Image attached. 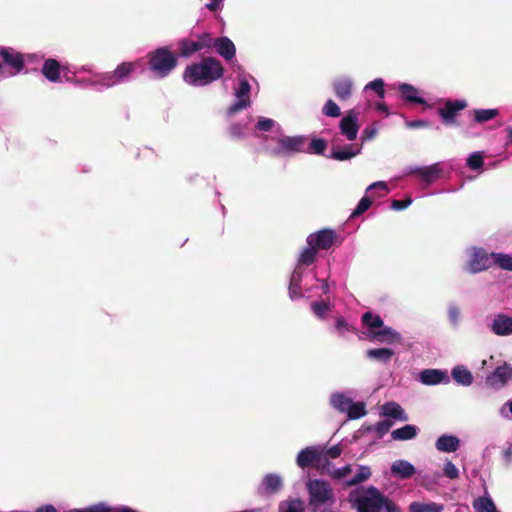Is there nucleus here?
<instances>
[{"label":"nucleus","mask_w":512,"mask_h":512,"mask_svg":"<svg viewBox=\"0 0 512 512\" xmlns=\"http://www.w3.org/2000/svg\"><path fill=\"white\" fill-rule=\"evenodd\" d=\"M415 472V467L406 460H396L391 464V474L398 479H411Z\"/></svg>","instance_id":"19"},{"label":"nucleus","mask_w":512,"mask_h":512,"mask_svg":"<svg viewBox=\"0 0 512 512\" xmlns=\"http://www.w3.org/2000/svg\"><path fill=\"white\" fill-rule=\"evenodd\" d=\"M319 451L324 453V458L329 461L330 459H336L341 456L342 448L337 444L331 448H319Z\"/></svg>","instance_id":"50"},{"label":"nucleus","mask_w":512,"mask_h":512,"mask_svg":"<svg viewBox=\"0 0 512 512\" xmlns=\"http://www.w3.org/2000/svg\"><path fill=\"white\" fill-rule=\"evenodd\" d=\"M318 251L319 249L317 248L305 247L301 254H299L297 267H295V269L300 270L302 266H310L315 263Z\"/></svg>","instance_id":"34"},{"label":"nucleus","mask_w":512,"mask_h":512,"mask_svg":"<svg viewBox=\"0 0 512 512\" xmlns=\"http://www.w3.org/2000/svg\"><path fill=\"white\" fill-rule=\"evenodd\" d=\"M225 69L214 57H204L200 62L186 66L184 81L192 86H205L223 77Z\"/></svg>","instance_id":"2"},{"label":"nucleus","mask_w":512,"mask_h":512,"mask_svg":"<svg viewBox=\"0 0 512 512\" xmlns=\"http://www.w3.org/2000/svg\"><path fill=\"white\" fill-rule=\"evenodd\" d=\"M273 127V120L271 118H259L256 123V129L264 132H268Z\"/></svg>","instance_id":"59"},{"label":"nucleus","mask_w":512,"mask_h":512,"mask_svg":"<svg viewBox=\"0 0 512 512\" xmlns=\"http://www.w3.org/2000/svg\"><path fill=\"white\" fill-rule=\"evenodd\" d=\"M69 512H136L127 506H108L104 502H99L94 505L86 506L84 508H76Z\"/></svg>","instance_id":"22"},{"label":"nucleus","mask_w":512,"mask_h":512,"mask_svg":"<svg viewBox=\"0 0 512 512\" xmlns=\"http://www.w3.org/2000/svg\"><path fill=\"white\" fill-rule=\"evenodd\" d=\"M491 331L498 336L511 335L512 318L503 314L498 315L492 320Z\"/></svg>","instance_id":"20"},{"label":"nucleus","mask_w":512,"mask_h":512,"mask_svg":"<svg viewBox=\"0 0 512 512\" xmlns=\"http://www.w3.org/2000/svg\"><path fill=\"white\" fill-rule=\"evenodd\" d=\"M309 494V505L317 508L326 503L333 502V490L331 485L325 480H310L307 483Z\"/></svg>","instance_id":"4"},{"label":"nucleus","mask_w":512,"mask_h":512,"mask_svg":"<svg viewBox=\"0 0 512 512\" xmlns=\"http://www.w3.org/2000/svg\"><path fill=\"white\" fill-rule=\"evenodd\" d=\"M377 133H378V130L376 129L375 125L367 126L366 128H364V130H362V134H361L362 143H365L367 141L374 139Z\"/></svg>","instance_id":"56"},{"label":"nucleus","mask_w":512,"mask_h":512,"mask_svg":"<svg viewBox=\"0 0 512 512\" xmlns=\"http://www.w3.org/2000/svg\"><path fill=\"white\" fill-rule=\"evenodd\" d=\"M448 317H450L451 322L456 323L459 317V309L456 306L448 308Z\"/></svg>","instance_id":"62"},{"label":"nucleus","mask_w":512,"mask_h":512,"mask_svg":"<svg viewBox=\"0 0 512 512\" xmlns=\"http://www.w3.org/2000/svg\"><path fill=\"white\" fill-rule=\"evenodd\" d=\"M373 190H380L382 191V196H385L388 193V185L385 183V181H377L369 185L367 188V192Z\"/></svg>","instance_id":"60"},{"label":"nucleus","mask_w":512,"mask_h":512,"mask_svg":"<svg viewBox=\"0 0 512 512\" xmlns=\"http://www.w3.org/2000/svg\"><path fill=\"white\" fill-rule=\"evenodd\" d=\"M352 87V80L348 76L338 77L337 79H335L334 83H332V89H334V94L340 101H346L351 97Z\"/></svg>","instance_id":"15"},{"label":"nucleus","mask_w":512,"mask_h":512,"mask_svg":"<svg viewBox=\"0 0 512 512\" xmlns=\"http://www.w3.org/2000/svg\"><path fill=\"white\" fill-rule=\"evenodd\" d=\"M35 512H59L52 504L42 505L36 508Z\"/></svg>","instance_id":"64"},{"label":"nucleus","mask_w":512,"mask_h":512,"mask_svg":"<svg viewBox=\"0 0 512 512\" xmlns=\"http://www.w3.org/2000/svg\"><path fill=\"white\" fill-rule=\"evenodd\" d=\"M475 512H496L495 504L489 497H479L472 502Z\"/></svg>","instance_id":"38"},{"label":"nucleus","mask_w":512,"mask_h":512,"mask_svg":"<svg viewBox=\"0 0 512 512\" xmlns=\"http://www.w3.org/2000/svg\"><path fill=\"white\" fill-rule=\"evenodd\" d=\"M467 166L472 170H479L483 166V157L480 152H473L467 158Z\"/></svg>","instance_id":"47"},{"label":"nucleus","mask_w":512,"mask_h":512,"mask_svg":"<svg viewBox=\"0 0 512 512\" xmlns=\"http://www.w3.org/2000/svg\"><path fill=\"white\" fill-rule=\"evenodd\" d=\"M382 415L395 420L408 421V416L405 411H403L401 405L396 402H387L382 405Z\"/></svg>","instance_id":"25"},{"label":"nucleus","mask_w":512,"mask_h":512,"mask_svg":"<svg viewBox=\"0 0 512 512\" xmlns=\"http://www.w3.org/2000/svg\"><path fill=\"white\" fill-rule=\"evenodd\" d=\"M392 425L393 422L390 420H382L377 422V424H375L374 430L375 433H377L378 438H382L385 434H387L391 429Z\"/></svg>","instance_id":"51"},{"label":"nucleus","mask_w":512,"mask_h":512,"mask_svg":"<svg viewBox=\"0 0 512 512\" xmlns=\"http://www.w3.org/2000/svg\"><path fill=\"white\" fill-rule=\"evenodd\" d=\"M451 377L454 381L463 386H469L472 384V374L464 366H456L451 371Z\"/></svg>","instance_id":"33"},{"label":"nucleus","mask_w":512,"mask_h":512,"mask_svg":"<svg viewBox=\"0 0 512 512\" xmlns=\"http://www.w3.org/2000/svg\"><path fill=\"white\" fill-rule=\"evenodd\" d=\"M352 507L357 512H401V508L377 487H360L348 495Z\"/></svg>","instance_id":"1"},{"label":"nucleus","mask_w":512,"mask_h":512,"mask_svg":"<svg viewBox=\"0 0 512 512\" xmlns=\"http://www.w3.org/2000/svg\"><path fill=\"white\" fill-rule=\"evenodd\" d=\"M135 67L136 65L134 62H122V64L118 65V67L113 70L112 74L119 79L127 81L129 80L130 75L135 71Z\"/></svg>","instance_id":"40"},{"label":"nucleus","mask_w":512,"mask_h":512,"mask_svg":"<svg viewBox=\"0 0 512 512\" xmlns=\"http://www.w3.org/2000/svg\"><path fill=\"white\" fill-rule=\"evenodd\" d=\"M229 135L233 138L243 137V126L239 123L232 124L229 128Z\"/></svg>","instance_id":"61"},{"label":"nucleus","mask_w":512,"mask_h":512,"mask_svg":"<svg viewBox=\"0 0 512 512\" xmlns=\"http://www.w3.org/2000/svg\"><path fill=\"white\" fill-rule=\"evenodd\" d=\"M300 282H302V271L300 269H294L289 279V297L291 299L302 297V290H300Z\"/></svg>","instance_id":"31"},{"label":"nucleus","mask_w":512,"mask_h":512,"mask_svg":"<svg viewBox=\"0 0 512 512\" xmlns=\"http://www.w3.org/2000/svg\"><path fill=\"white\" fill-rule=\"evenodd\" d=\"M444 476L449 479H456L458 478V468L453 464L451 461H447L444 464Z\"/></svg>","instance_id":"55"},{"label":"nucleus","mask_w":512,"mask_h":512,"mask_svg":"<svg viewBox=\"0 0 512 512\" xmlns=\"http://www.w3.org/2000/svg\"><path fill=\"white\" fill-rule=\"evenodd\" d=\"M311 310L314 312L315 316L322 319L325 317V314L329 312V304L326 301L312 302Z\"/></svg>","instance_id":"45"},{"label":"nucleus","mask_w":512,"mask_h":512,"mask_svg":"<svg viewBox=\"0 0 512 512\" xmlns=\"http://www.w3.org/2000/svg\"><path fill=\"white\" fill-rule=\"evenodd\" d=\"M359 125H358V113L354 110L348 112L344 118L340 121V131L345 138L352 141L356 139L358 135Z\"/></svg>","instance_id":"13"},{"label":"nucleus","mask_w":512,"mask_h":512,"mask_svg":"<svg viewBox=\"0 0 512 512\" xmlns=\"http://www.w3.org/2000/svg\"><path fill=\"white\" fill-rule=\"evenodd\" d=\"M119 82H124L123 79H119L112 72H106L99 76V83L103 86L114 87Z\"/></svg>","instance_id":"48"},{"label":"nucleus","mask_w":512,"mask_h":512,"mask_svg":"<svg viewBox=\"0 0 512 512\" xmlns=\"http://www.w3.org/2000/svg\"><path fill=\"white\" fill-rule=\"evenodd\" d=\"M362 327L367 331H374L385 328L381 316L373 314L371 311H367L361 316Z\"/></svg>","instance_id":"26"},{"label":"nucleus","mask_w":512,"mask_h":512,"mask_svg":"<svg viewBox=\"0 0 512 512\" xmlns=\"http://www.w3.org/2000/svg\"><path fill=\"white\" fill-rule=\"evenodd\" d=\"M384 85L385 84H383L382 79H376L368 83L367 86H365V89L374 90L378 97L383 98V96H385V90L383 89Z\"/></svg>","instance_id":"53"},{"label":"nucleus","mask_w":512,"mask_h":512,"mask_svg":"<svg viewBox=\"0 0 512 512\" xmlns=\"http://www.w3.org/2000/svg\"><path fill=\"white\" fill-rule=\"evenodd\" d=\"M250 85L246 79L239 80L238 89H236V97L239 99L230 105L228 108V115L233 116L239 113L241 110H245L250 105L249 100Z\"/></svg>","instance_id":"11"},{"label":"nucleus","mask_w":512,"mask_h":512,"mask_svg":"<svg viewBox=\"0 0 512 512\" xmlns=\"http://www.w3.org/2000/svg\"><path fill=\"white\" fill-rule=\"evenodd\" d=\"M335 329H337L340 335H343L345 332H356L355 327L346 322L345 318L343 317H339L337 320H335Z\"/></svg>","instance_id":"49"},{"label":"nucleus","mask_w":512,"mask_h":512,"mask_svg":"<svg viewBox=\"0 0 512 512\" xmlns=\"http://www.w3.org/2000/svg\"><path fill=\"white\" fill-rule=\"evenodd\" d=\"M371 468L369 466H360L357 474L352 479L347 481V486H357L371 477Z\"/></svg>","instance_id":"41"},{"label":"nucleus","mask_w":512,"mask_h":512,"mask_svg":"<svg viewBox=\"0 0 512 512\" xmlns=\"http://www.w3.org/2000/svg\"><path fill=\"white\" fill-rule=\"evenodd\" d=\"M412 200L410 197H407L403 200H392L391 208L392 210H405L409 205H411Z\"/></svg>","instance_id":"58"},{"label":"nucleus","mask_w":512,"mask_h":512,"mask_svg":"<svg viewBox=\"0 0 512 512\" xmlns=\"http://www.w3.org/2000/svg\"><path fill=\"white\" fill-rule=\"evenodd\" d=\"M326 147H328V142H326L323 138H314L309 142V146L305 148L304 152L309 154H317L322 155L325 152Z\"/></svg>","instance_id":"42"},{"label":"nucleus","mask_w":512,"mask_h":512,"mask_svg":"<svg viewBox=\"0 0 512 512\" xmlns=\"http://www.w3.org/2000/svg\"><path fill=\"white\" fill-rule=\"evenodd\" d=\"M344 412H347L348 419H359L366 414L365 404L363 402H357L349 408L345 409Z\"/></svg>","instance_id":"43"},{"label":"nucleus","mask_w":512,"mask_h":512,"mask_svg":"<svg viewBox=\"0 0 512 512\" xmlns=\"http://www.w3.org/2000/svg\"><path fill=\"white\" fill-rule=\"evenodd\" d=\"M202 49L203 47L194 43L193 40L183 38L178 42V55L176 56L188 58Z\"/></svg>","instance_id":"29"},{"label":"nucleus","mask_w":512,"mask_h":512,"mask_svg":"<svg viewBox=\"0 0 512 512\" xmlns=\"http://www.w3.org/2000/svg\"><path fill=\"white\" fill-rule=\"evenodd\" d=\"M408 511L410 512H442L443 506L442 504H437L435 502H411L410 506H408Z\"/></svg>","instance_id":"35"},{"label":"nucleus","mask_w":512,"mask_h":512,"mask_svg":"<svg viewBox=\"0 0 512 512\" xmlns=\"http://www.w3.org/2000/svg\"><path fill=\"white\" fill-rule=\"evenodd\" d=\"M468 106L464 100H447L442 107L438 108V116L441 117L442 124L455 125L456 117L459 112Z\"/></svg>","instance_id":"7"},{"label":"nucleus","mask_w":512,"mask_h":512,"mask_svg":"<svg viewBox=\"0 0 512 512\" xmlns=\"http://www.w3.org/2000/svg\"><path fill=\"white\" fill-rule=\"evenodd\" d=\"M297 465L302 469L314 467L324 470L331 466V462L323 457V452L319 450L318 446H308L298 452Z\"/></svg>","instance_id":"5"},{"label":"nucleus","mask_w":512,"mask_h":512,"mask_svg":"<svg viewBox=\"0 0 512 512\" xmlns=\"http://www.w3.org/2000/svg\"><path fill=\"white\" fill-rule=\"evenodd\" d=\"M42 75L49 82H58L60 80V64L54 58H49L43 62Z\"/></svg>","instance_id":"23"},{"label":"nucleus","mask_w":512,"mask_h":512,"mask_svg":"<svg viewBox=\"0 0 512 512\" xmlns=\"http://www.w3.org/2000/svg\"><path fill=\"white\" fill-rule=\"evenodd\" d=\"M322 113H324V115L327 117L334 118H337L341 115L338 104H336L333 100H328L325 102L324 108H322Z\"/></svg>","instance_id":"46"},{"label":"nucleus","mask_w":512,"mask_h":512,"mask_svg":"<svg viewBox=\"0 0 512 512\" xmlns=\"http://www.w3.org/2000/svg\"><path fill=\"white\" fill-rule=\"evenodd\" d=\"M492 266H496L502 270L512 272V255L507 253H495Z\"/></svg>","instance_id":"37"},{"label":"nucleus","mask_w":512,"mask_h":512,"mask_svg":"<svg viewBox=\"0 0 512 512\" xmlns=\"http://www.w3.org/2000/svg\"><path fill=\"white\" fill-rule=\"evenodd\" d=\"M498 109H474L472 110V119L477 124L485 123L491 119L498 117Z\"/></svg>","instance_id":"36"},{"label":"nucleus","mask_w":512,"mask_h":512,"mask_svg":"<svg viewBox=\"0 0 512 512\" xmlns=\"http://www.w3.org/2000/svg\"><path fill=\"white\" fill-rule=\"evenodd\" d=\"M459 439L452 435H441L435 441V448L444 453H453L458 450Z\"/></svg>","instance_id":"24"},{"label":"nucleus","mask_w":512,"mask_h":512,"mask_svg":"<svg viewBox=\"0 0 512 512\" xmlns=\"http://www.w3.org/2000/svg\"><path fill=\"white\" fill-rule=\"evenodd\" d=\"M282 489V478L276 474H266L262 478L261 485L258 488L259 495H274Z\"/></svg>","instance_id":"14"},{"label":"nucleus","mask_w":512,"mask_h":512,"mask_svg":"<svg viewBox=\"0 0 512 512\" xmlns=\"http://www.w3.org/2000/svg\"><path fill=\"white\" fill-rule=\"evenodd\" d=\"M194 43L204 47V49H209L215 45V39L212 38L211 34L205 32L199 35L198 40L194 41Z\"/></svg>","instance_id":"52"},{"label":"nucleus","mask_w":512,"mask_h":512,"mask_svg":"<svg viewBox=\"0 0 512 512\" xmlns=\"http://www.w3.org/2000/svg\"><path fill=\"white\" fill-rule=\"evenodd\" d=\"M0 59L13 70V75L19 74L24 68L23 56L12 48L0 47Z\"/></svg>","instance_id":"12"},{"label":"nucleus","mask_w":512,"mask_h":512,"mask_svg":"<svg viewBox=\"0 0 512 512\" xmlns=\"http://www.w3.org/2000/svg\"><path fill=\"white\" fill-rule=\"evenodd\" d=\"M512 379V367L510 364L504 362L503 365L494 369L487 377H485V384L488 387L498 389L504 387Z\"/></svg>","instance_id":"10"},{"label":"nucleus","mask_w":512,"mask_h":512,"mask_svg":"<svg viewBox=\"0 0 512 512\" xmlns=\"http://www.w3.org/2000/svg\"><path fill=\"white\" fill-rule=\"evenodd\" d=\"M394 354L391 348H371L367 350L368 359L380 363H389Z\"/></svg>","instance_id":"27"},{"label":"nucleus","mask_w":512,"mask_h":512,"mask_svg":"<svg viewBox=\"0 0 512 512\" xmlns=\"http://www.w3.org/2000/svg\"><path fill=\"white\" fill-rule=\"evenodd\" d=\"M365 337L371 342H380L382 344L394 345L402 341L401 334L392 327H382V329L364 331Z\"/></svg>","instance_id":"9"},{"label":"nucleus","mask_w":512,"mask_h":512,"mask_svg":"<svg viewBox=\"0 0 512 512\" xmlns=\"http://www.w3.org/2000/svg\"><path fill=\"white\" fill-rule=\"evenodd\" d=\"M414 173L418 174L424 182L430 184L439 178L441 175V169L437 164H433L428 167L417 168L414 170Z\"/></svg>","instance_id":"28"},{"label":"nucleus","mask_w":512,"mask_h":512,"mask_svg":"<svg viewBox=\"0 0 512 512\" xmlns=\"http://www.w3.org/2000/svg\"><path fill=\"white\" fill-rule=\"evenodd\" d=\"M336 240V232L332 229H322L311 233L307 237V247L319 250H328Z\"/></svg>","instance_id":"8"},{"label":"nucleus","mask_w":512,"mask_h":512,"mask_svg":"<svg viewBox=\"0 0 512 512\" xmlns=\"http://www.w3.org/2000/svg\"><path fill=\"white\" fill-rule=\"evenodd\" d=\"M352 471L351 465L347 464L339 469H335L333 471H328V475L335 479H343L347 475H349Z\"/></svg>","instance_id":"54"},{"label":"nucleus","mask_w":512,"mask_h":512,"mask_svg":"<svg viewBox=\"0 0 512 512\" xmlns=\"http://www.w3.org/2000/svg\"><path fill=\"white\" fill-rule=\"evenodd\" d=\"M400 94L402 99L407 102L421 105L425 104V100L422 97H418V90L411 84L400 85Z\"/></svg>","instance_id":"32"},{"label":"nucleus","mask_w":512,"mask_h":512,"mask_svg":"<svg viewBox=\"0 0 512 512\" xmlns=\"http://www.w3.org/2000/svg\"><path fill=\"white\" fill-rule=\"evenodd\" d=\"M281 512H305L303 508L302 502L299 500H292L288 502L285 509H282Z\"/></svg>","instance_id":"57"},{"label":"nucleus","mask_w":512,"mask_h":512,"mask_svg":"<svg viewBox=\"0 0 512 512\" xmlns=\"http://www.w3.org/2000/svg\"><path fill=\"white\" fill-rule=\"evenodd\" d=\"M493 255H495V252L488 253L483 248H472L470 260H468L465 270L470 274H477L490 269L493 263Z\"/></svg>","instance_id":"6"},{"label":"nucleus","mask_w":512,"mask_h":512,"mask_svg":"<svg viewBox=\"0 0 512 512\" xmlns=\"http://www.w3.org/2000/svg\"><path fill=\"white\" fill-rule=\"evenodd\" d=\"M371 205V198L364 196L363 198H361L360 202H358L357 207H355L354 211H352L351 218L361 216L371 207Z\"/></svg>","instance_id":"44"},{"label":"nucleus","mask_w":512,"mask_h":512,"mask_svg":"<svg viewBox=\"0 0 512 512\" xmlns=\"http://www.w3.org/2000/svg\"><path fill=\"white\" fill-rule=\"evenodd\" d=\"M361 152V147L351 144L343 148H332L331 155L328 156L337 161H349L356 157Z\"/></svg>","instance_id":"21"},{"label":"nucleus","mask_w":512,"mask_h":512,"mask_svg":"<svg viewBox=\"0 0 512 512\" xmlns=\"http://www.w3.org/2000/svg\"><path fill=\"white\" fill-rule=\"evenodd\" d=\"M305 143L306 138L304 136L281 137L278 139L279 147L288 153L304 152Z\"/></svg>","instance_id":"17"},{"label":"nucleus","mask_w":512,"mask_h":512,"mask_svg":"<svg viewBox=\"0 0 512 512\" xmlns=\"http://www.w3.org/2000/svg\"><path fill=\"white\" fill-rule=\"evenodd\" d=\"M350 398L346 397L344 394L341 393H334L331 397V405L335 409L345 412L346 409H348L350 406L354 405Z\"/></svg>","instance_id":"39"},{"label":"nucleus","mask_w":512,"mask_h":512,"mask_svg":"<svg viewBox=\"0 0 512 512\" xmlns=\"http://www.w3.org/2000/svg\"><path fill=\"white\" fill-rule=\"evenodd\" d=\"M418 434V428L415 425H405L391 432L392 440L407 441L412 440Z\"/></svg>","instance_id":"30"},{"label":"nucleus","mask_w":512,"mask_h":512,"mask_svg":"<svg viewBox=\"0 0 512 512\" xmlns=\"http://www.w3.org/2000/svg\"><path fill=\"white\" fill-rule=\"evenodd\" d=\"M223 0H212L210 3L206 4L205 7L211 12H216L219 10L220 5H222Z\"/></svg>","instance_id":"63"},{"label":"nucleus","mask_w":512,"mask_h":512,"mask_svg":"<svg viewBox=\"0 0 512 512\" xmlns=\"http://www.w3.org/2000/svg\"><path fill=\"white\" fill-rule=\"evenodd\" d=\"M215 51L226 61H230L235 58L236 47L232 40L227 37H218L215 39Z\"/></svg>","instance_id":"18"},{"label":"nucleus","mask_w":512,"mask_h":512,"mask_svg":"<svg viewBox=\"0 0 512 512\" xmlns=\"http://www.w3.org/2000/svg\"><path fill=\"white\" fill-rule=\"evenodd\" d=\"M149 71L157 78H166L177 66V56L168 47H159L146 55Z\"/></svg>","instance_id":"3"},{"label":"nucleus","mask_w":512,"mask_h":512,"mask_svg":"<svg viewBox=\"0 0 512 512\" xmlns=\"http://www.w3.org/2000/svg\"><path fill=\"white\" fill-rule=\"evenodd\" d=\"M420 381L427 386H434L440 383H448L449 377L446 372L439 369H424L420 373Z\"/></svg>","instance_id":"16"}]
</instances>
